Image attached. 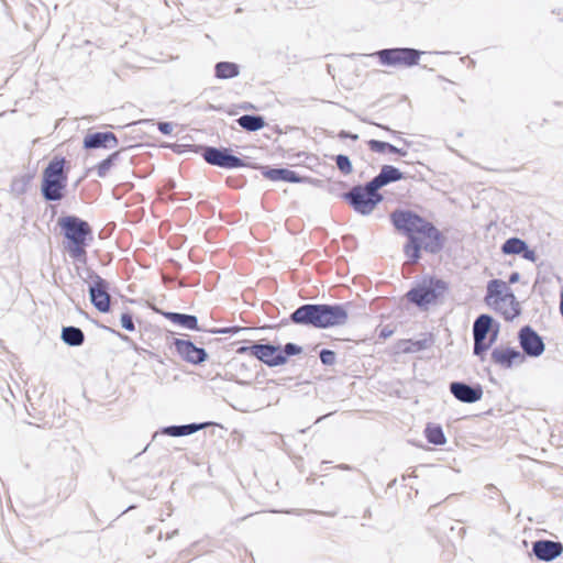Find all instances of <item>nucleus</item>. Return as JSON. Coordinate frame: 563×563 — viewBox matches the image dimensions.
Masks as SVG:
<instances>
[{
    "mask_svg": "<svg viewBox=\"0 0 563 563\" xmlns=\"http://www.w3.org/2000/svg\"><path fill=\"white\" fill-rule=\"evenodd\" d=\"M485 489L489 490V493H493V492H495L497 488H496L494 485H492V484H490V485H487V486L485 487Z\"/></svg>",
    "mask_w": 563,
    "mask_h": 563,
    "instance_id": "obj_58",
    "label": "nucleus"
},
{
    "mask_svg": "<svg viewBox=\"0 0 563 563\" xmlns=\"http://www.w3.org/2000/svg\"><path fill=\"white\" fill-rule=\"evenodd\" d=\"M507 286L506 282L498 278H493L487 283L485 302L496 311H501Z\"/></svg>",
    "mask_w": 563,
    "mask_h": 563,
    "instance_id": "obj_20",
    "label": "nucleus"
},
{
    "mask_svg": "<svg viewBox=\"0 0 563 563\" xmlns=\"http://www.w3.org/2000/svg\"><path fill=\"white\" fill-rule=\"evenodd\" d=\"M409 178V175L401 172L398 167L385 164L380 167L379 173L374 176L369 181L372 187H376L379 191L383 187Z\"/></svg>",
    "mask_w": 563,
    "mask_h": 563,
    "instance_id": "obj_19",
    "label": "nucleus"
},
{
    "mask_svg": "<svg viewBox=\"0 0 563 563\" xmlns=\"http://www.w3.org/2000/svg\"><path fill=\"white\" fill-rule=\"evenodd\" d=\"M349 303H322L321 329L340 327L349 319Z\"/></svg>",
    "mask_w": 563,
    "mask_h": 563,
    "instance_id": "obj_13",
    "label": "nucleus"
},
{
    "mask_svg": "<svg viewBox=\"0 0 563 563\" xmlns=\"http://www.w3.org/2000/svg\"><path fill=\"white\" fill-rule=\"evenodd\" d=\"M478 356V361L483 364V368L488 371V367L484 366L489 355V364L499 366L501 368H511L520 366L526 362L527 356L538 357L541 354H475Z\"/></svg>",
    "mask_w": 563,
    "mask_h": 563,
    "instance_id": "obj_16",
    "label": "nucleus"
},
{
    "mask_svg": "<svg viewBox=\"0 0 563 563\" xmlns=\"http://www.w3.org/2000/svg\"><path fill=\"white\" fill-rule=\"evenodd\" d=\"M284 183H290V184H301V183H309L313 185H318L321 183L319 179H314L308 176H301L299 173L284 168Z\"/></svg>",
    "mask_w": 563,
    "mask_h": 563,
    "instance_id": "obj_34",
    "label": "nucleus"
},
{
    "mask_svg": "<svg viewBox=\"0 0 563 563\" xmlns=\"http://www.w3.org/2000/svg\"><path fill=\"white\" fill-rule=\"evenodd\" d=\"M238 124L246 132H256L265 126V118L261 114H243L236 119Z\"/></svg>",
    "mask_w": 563,
    "mask_h": 563,
    "instance_id": "obj_26",
    "label": "nucleus"
},
{
    "mask_svg": "<svg viewBox=\"0 0 563 563\" xmlns=\"http://www.w3.org/2000/svg\"><path fill=\"white\" fill-rule=\"evenodd\" d=\"M523 260L536 263L538 260V255L533 249L530 247L528 242L526 241L523 247L521 249V254L519 255Z\"/></svg>",
    "mask_w": 563,
    "mask_h": 563,
    "instance_id": "obj_43",
    "label": "nucleus"
},
{
    "mask_svg": "<svg viewBox=\"0 0 563 563\" xmlns=\"http://www.w3.org/2000/svg\"><path fill=\"white\" fill-rule=\"evenodd\" d=\"M170 347H174L175 352H207L203 346H198L189 336L187 339L174 338Z\"/></svg>",
    "mask_w": 563,
    "mask_h": 563,
    "instance_id": "obj_32",
    "label": "nucleus"
},
{
    "mask_svg": "<svg viewBox=\"0 0 563 563\" xmlns=\"http://www.w3.org/2000/svg\"><path fill=\"white\" fill-rule=\"evenodd\" d=\"M346 342H350L349 340L343 339H333L331 341L330 346H322V344H317L313 349V352H335V350H344L345 352H349L353 349L352 345H345Z\"/></svg>",
    "mask_w": 563,
    "mask_h": 563,
    "instance_id": "obj_35",
    "label": "nucleus"
},
{
    "mask_svg": "<svg viewBox=\"0 0 563 563\" xmlns=\"http://www.w3.org/2000/svg\"><path fill=\"white\" fill-rule=\"evenodd\" d=\"M120 324L125 331L133 332L135 330L133 313L130 310L121 313Z\"/></svg>",
    "mask_w": 563,
    "mask_h": 563,
    "instance_id": "obj_40",
    "label": "nucleus"
},
{
    "mask_svg": "<svg viewBox=\"0 0 563 563\" xmlns=\"http://www.w3.org/2000/svg\"><path fill=\"white\" fill-rule=\"evenodd\" d=\"M70 162L54 155L42 170L41 196L45 202H58L66 196Z\"/></svg>",
    "mask_w": 563,
    "mask_h": 563,
    "instance_id": "obj_5",
    "label": "nucleus"
},
{
    "mask_svg": "<svg viewBox=\"0 0 563 563\" xmlns=\"http://www.w3.org/2000/svg\"><path fill=\"white\" fill-rule=\"evenodd\" d=\"M150 360L156 361L157 363L164 364V360L161 357V354H147Z\"/></svg>",
    "mask_w": 563,
    "mask_h": 563,
    "instance_id": "obj_56",
    "label": "nucleus"
},
{
    "mask_svg": "<svg viewBox=\"0 0 563 563\" xmlns=\"http://www.w3.org/2000/svg\"><path fill=\"white\" fill-rule=\"evenodd\" d=\"M251 168L260 169L261 174L273 181H282V167H272L268 165H261L258 163H250Z\"/></svg>",
    "mask_w": 563,
    "mask_h": 563,
    "instance_id": "obj_33",
    "label": "nucleus"
},
{
    "mask_svg": "<svg viewBox=\"0 0 563 563\" xmlns=\"http://www.w3.org/2000/svg\"><path fill=\"white\" fill-rule=\"evenodd\" d=\"M198 144H183V143H174V144H170L169 147L172 148V151L176 154H185L187 152H191V153H195L196 154V150H195V146H197Z\"/></svg>",
    "mask_w": 563,
    "mask_h": 563,
    "instance_id": "obj_42",
    "label": "nucleus"
},
{
    "mask_svg": "<svg viewBox=\"0 0 563 563\" xmlns=\"http://www.w3.org/2000/svg\"><path fill=\"white\" fill-rule=\"evenodd\" d=\"M518 341L521 352H544L545 343L542 335H540L530 324H525L518 331Z\"/></svg>",
    "mask_w": 563,
    "mask_h": 563,
    "instance_id": "obj_18",
    "label": "nucleus"
},
{
    "mask_svg": "<svg viewBox=\"0 0 563 563\" xmlns=\"http://www.w3.org/2000/svg\"><path fill=\"white\" fill-rule=\"evenodd\" d=\"M366 143H367L368 148L372 152H374V153H378V154H385V153L396 154V155H399V156H402V157L407 156V154H408L407 150L401 148V147H397L394 144H391L389 142H386V141L371 139Z\"/></svg>",
    "mask_w": 563,
    "mask_h": 563,
    "instance_id": "obj_25",
    "label": "nucleus"
},
{
    "mask_svg": "<svg viewBox=\"0 0 563 563\" xmlns=\"http://www.w3.org/2000/svg\"><path fill=\"white\" fill-rule=\"evenodd\" d=\"M25 10L27 13H30L31 15H34L35 11L37 10L36 7L31 3V2H26L25 4Z\"/></svg>",
    "mask_w": 563,
    "mask_h": 563,
    "instance_id": "obj_55",
    "label": "nucleus"
},
{
    "mask_svg": "<svg viewBox=\"0 0 563 563\" xmlns=\"http://www.w3.org/2000/svg\"><path fill=\"white\" fill-rule=\"evenodd\" d=\"M450 391L459 401L464 404H474L483 397L482 385L468 384L462 380L451 382Z\"/></svg>",
    "mask_w": 563,
    "mask_h": 563,
    "instance_id": "obj_14",
    "label": "nucleus"
},
{
    "mask_svg": "<svg viewBox=\"0 0 563 563\" xmlns=\"http://www.w3.org/2000/svg\"><path fill=\"white\" fill-rule=\"evenodd\" d=\"M57 225L63 235V247L70 258L80 264L87 263V247L93 241V231L88 221L76 214H64Z\"/></svg>",
    "mask_w": 563,
    "mask_h": 563,
    "instance_id": "obj_3",
    "label": "nucleus"
},
{
    "mask_svg": "<svg viewBox=\"0 0 563 563\" xmlns=\"http://www.w3.org/2000/svg\"><path fill=\"white\" fill-rule=\"evenodd\" d=\"M212 422H190L185 424H170L158 428L152 435V442L156 440L158 435H167L172 438L188 437L197 433L200 430L206 429Z\"/></svg>",
    "mask_w": 563,
    "mask_h": 563,
    "instance_id": "obj_15",
    "label": "nucleus"
},
{
    "mask_svg": "<svg viewBox=\"0 0 563 563\" xmlns=\"http://www.w3.org/2000/svg\"><path fill=\"white\" fill-rule=\"evenodd\" d=\"M339 467L341 470H350L351 468L350 465H347V464H341Z\"/></svg>",
    "mask_w": 563,
    "mask_h": 563,
    "instance_id": "obj_63",
    "label": "nucleus"
},
{
    "mask_svg": "<svg viewBox=\"0 0 563 563\" xmlns=\"http://www.w3.org/2000/svg\"><path fill=\"white\" fill-rule=\"evenodd\" d=\"M338 137L340 140H346V139H350L352 141H357L358 140V134L357 133H353L351 131H346V130H341L339 133H338Z\"/></svg>",
    "mask_w": 563,
    "mask_h": 563,
    "instance_id": "obj_46",
    "label": "nucleus"
},
{
    "mask_svg": "<svg viewBox=\"0 0 563 563\" xmlns=\"http://www.w3.org/2000/svg\"><path fill=\"white\" fill-rule=\"evenodd\" d=\"M119 145L118 136L111 131H89L82 139V148L113 150Z\"/></svg>",
    "mask_w": 563,
    "mask_h": 563,
    "instance_id": "obj_12",
    "label": "nucleus"
},
{
    "mask_svg": "<svg viewBox=\"0 0 563 563\" xmlns=\"http://www.w3.org/2000/svg\"><path fill=\"white\" fill-rule=\"evenodd\" d=\"M520 273L519 272H511L508 276V283L507 284H516L520 280Z\"/></svg>",
    "mask_w": 563,
    "mask_h": 563,
    "instance_id": "obj_51",
    "label": "nucleus"
},
{
    "mask_svg": "<svg viewBox=\"0 0 563 563\" xmlns=\"http://www.w3.org/2000/svg\"><path fill=\"white\" fill-rule=\"evenodd\" d=\"M323 365L330 366L335 363L336 354H319Z\"/></svg>",
    "mask_w": 563,
    "mask_h": 563,
    "instance_id": "obj_48",
    "label": "nucleus"
},
{
    "mask_svg": "<svg viewBox=\"0 0 563 563\" xmlns=\"http://www.w3.org/2000/svg\"><path fill=\"white\" fill-rule=\"evenodd\" d=\"M423 54L424 52L413 47H389L378 49L371 56L375 57L379 65L385 67L410 68L419 65Z\"/></svg>",
    "mask_w": 563,
    "mask_h": 563,
    "instance_id": "obj_9",
    "label": "nucleus"
},
{
    "mask_svg": "<svg viewBox=\"0 0 563 563\" xmlns=\"http://www.w3.org/2000/svg\"><path fill=\"white\" fill-rule=\"evenodd\" d=\"M294 354H284V365L288 362L289 357Z\"/></svg>",
    "mask_w": 563,
    "mask_h": 563,
    "instance_id": "obj_60",
    "label": "nucleus"
},
{
    "mask_svg": "<svg viewBox=\"0 0 563 563\" xmlns=\"http://www.w3.org/2000/svg\"><path fill=\"white\" fill-rule=\"evenodd\" d=\"M84 272L86 276L81 274L79 276L88 284L90 303L100 313H109L111 311L110 283L92 268L87 267Z\"/></svg>",
    "mask_w": 563,
    "mask_h": 563,
    "instance_id": "obj_7",
    "label": "nucleus"
},
{
    "mask_svg": "<svg viewBox=\"0 0 563 563\" xmlns=\"http://www.w3.org/2000/svg\"><path fill=\"white\" fill-rule=\"evenodd\" d=\"M490 352L497 353V352H519V351L515 346H510V345L503 346V345H499V346L494 347Z\"/></svg>",
    "mask_w": 563,
    "mask_h": 563,
    "instance_id": "obj_50",
    "label": "nucleus"
},
{
    "mask_svg": "<svg viewBox=\"0 0 563 563\" xmlns=\"http://www.w3.org/2000/svg\"><path fill=\"white\" fill-rule=\"evenodd\" d=\"M423 432L427 441L433 445L439 446L445 444L446 442L443 428L439 423H427Z\"/></svg>",
    "mask_w": 563,
    "mask_h": 563,
    "instance_id": "obj_29",
    "label": "nucleus"
},
{
    "mask_svg": "<svg viewBox=\"0 0 563 563\" xmlns=\"http://www.w3.org/2000/svg\"><path fill=\"white\" fill-rule=\"evenodd\" d=\"M363 122H366L368 124H373V125H376L385 131H387L388 133H390L393 136L399 139L400 141H402V143L407 146H409L411 144L410 141L406 140V139H401L400 137V132L399 131H396V130H393L391 128H389L388 125H385V124H380V123H376V122H373V121H369L367 119H362Z\"/></svg>",
    "mask_w": 563,
    "mask_h": 563,
    "instance_id": "obj_41",
    "label": "nucleus"
},
{
    "mask_svg": "<svg viewBox=\"0 0 563 563\" xmlns=\"http://www.w3.org/2000/svg\"><path fill=\"white\" fill-rule=\"evenodd\" d=\"M181 361L192 365H201L210 358V354H177Z\"/></svg>",
    "mask_w": 563,
    "mask_h": 563,
    "instance_id": "obj_39",
    "label": "nucleus"
},
{
    "mask_svg": "<svg viewBox=\"0 0 563 563\" xmlns=\"http://www.w3.org/2000/svg\"><path fill=\"white\" fill-rule=\"evenodd\" d=\"M389 221L395 231L407 239L402 252L410 264L420 262L422 251L437 255L446 245L448 238L444 233L412 209L396 208L389 213Z\"/></svg>",
    "mask_w": 563,
    "mask_h": 563,
    "instance_id": "obj_1",
    "label": "nucleus"
},
{
    "mask_svg": "<svg viewBox=\"0 0 563 563\" xmlns=\"http://www.w3.org/2000/svg\"><path fill=\"white\" fill-rule=\"evenodd\" d=\"M154 311L158 314H162L166 320H168L173 325L186 329V330H196L201 331L199 327L198 317L189 313H181L175 311H166L159 308H155Z\"/></svg>",
    "mask_w": 563,
    "mask_h": 563,
    "instance_id": "obj_21",
    "label": "nucleus"
},
{
    "mask_svg": "<svg viewBox=\"0 0 563 563\" xmlns=\"http://www.w3.org/2000/svg\"><path fill=\"white\" fill-rule=\"evenodd\" d=\"M302 157L308 158V154L306 152H294L292 148H284V159H287V162H284L286 165L296 166L300 165L302 162Z\"/></svg>",
    "mask_w": 563,
    "mask_h": 563,
    "instance_id": "obj_37",
    "label": "nucleus"
},
{
    "mask_svg": "<svg viewBox=\"0 0 563 563\" xmlns=\"http://www.w3.org/2000/svg\"><path fill=\"white\" fill-rule=\"evenodd\" d=\"M125 151V148H120L118 151L112 152L106 158L101 159L92 169L96 170L98 177L104 178L109 170L115 165V163L120 159L121 154Z\"/></svg>",
    "mask_w": 563,
    "mask_h": 563,
    "instance_id": "obj_28",
    "label": "nucleus"
},
{
    "mask_svg": "<svg viewBox=\"0 0 563 563\" xmlns=\"http://www.w3.org/2000/svg\"><path fill=\"white\" fill-rule=\"evenodd\" d=\"M284 352H302V347L296 343L288 342L284 344Z\"/></svg>",
    "mask_w": 563,
    "mask_h": 563,
    "instance_id": "obj_49",
    "label": "nucleus"
},
{
    "mask_svg": "<svg viewBox=\"0 0 563 563\" xmlns=\"http://www.w3.org/2000/svg\"><path fill=\"white\" fill-rule=\"evenodd\" d=\"M25 186H26V183H25V181H23V183H22V185H19V188H21V189H20V191H21V192H24V190H25Z\"/></svg>",
    "mask_w": 563,
    "mask_h": 563,
    "instance_id": "obj_62",
    "label": "nucleus"
},
{
    "mask_svg": "<svg viewBox=\"0 0 563 563\" xmlns=\"http://www.w3.org/2000/svg\"><path fill=\"white\" fill-rule=\"evenodd\" d=\"M255 356L261 363L275 367L282 365V354H249Z\"/></svg>",
    "mask_w": 563,
    "mask_h": 563,
    "instance_id": "obj_38",
    "label": "nucleus"
},
{
    "mask_svg": "<svg viewBox=\"0 0 563 563\" xmlns=\"http://www.w3.org/2000/svg\"><path fill=\"white\" fill-rule=\"evenodd\" d=\"M500 323L490 314H479L473 323V352H488L496 342Z\"/></svg>",
    "mask_w": 563,
    "mask_h": 563,
    "instance_id": "obj_10",
    "label": "nucleus"
},
{
    "mask_svg": "<svg viewBox=\"0 0 563 563\" xmlns=\"http://www.w3.org/2000/svg\"><path fill=\"white\" fill-rule=\"evenodd\" d=\"M150 445H151V443H147L146 446H144V449L140 453H137L135 456L137 457V456L142 455L145 451H147Z\"/></svg>",
    "mask_w": 563,
    "mask_h": 563,
    "instance_id": "obj_59",
    "label": "nucleus"
},
{
    "mask_svg": "<svg viewBox=\"0 0 563 563\" xmlns=\"http://www.w3.org/2000/svg\"><path fill=\"white\" fill-rule=\"evenodd\" d=\"M434 341L432 333H424L418 339L398 341L393 352H421L431 349Z\"/></svg>",
    "mask_w": 563,
    "mask_h": 563,
    "instance_id": "obj_22",
    "label": "nucleus"
},
{
    "mask_svg": "<svg viewBox=\"0 0 563 563\" xmlns=\"http://www.w3.org/2000/svg\"><path fill=\"white\" fill-rule=\"evenodd\" d=\"M356 213L366 217L369 216L378 205L384 201V195L376 187L371 186V181L357 184L349 191L339 195Z\"/></svg>",
    "mask_w": 563,
    "mask_h": 563,
    "instance_id": "obj_6",
    "label": "nucleus"
},
{
    "mask_svg": "<svg viewBox=\"0 0 563 563\" xmlns=\"http://www.w3.org/2000/svg\"><path fill=\"white\" fill-rule=\"evenodd\" d=\"M178 533H179V530L178 529H174L173 531H170V532H168L166 534V540L173 539L174 537L178 536Z\"/></svg>",
    "mask_w": 563,
    "mask_h": 563,
    "instance_id": "obj_57",
    "label": "nucleus"
},
{
    "mask_svg": "<svg viewBox=\"0 0 563 563\" xmlns=\"http://www.w3.org/2000/svg\"><path fill=\"white\" fill-rule=\"evenodd\" d=\"M102 328H103L104 330H107V331H109V332L113 333V334H117L120 339H122V340H124V341H129V340H130L128 335L122 334V333H120L119 331H117V330H114V329H111V328L106 327V325H102Z\"/></svg>",
    "mask_w": 563,
    "mask_h": 563,
    "instance_id": "obj_52",
    "label": "nucleus"
},
{
    "mask_svg": "<svg viewBox=\"0 0 563 563\" xmlns=\"http://www.w3.org/2000/svg\"><path fill=\"white\" fill-rule=\"evenodd\" d=\"M526 241L518 236L508 238L500 246L504 255H520Z\"/></svg>",
    "mask_w": 563,
    "mask_h": 563,
    "instance_id": "obj_31",
    "label": "nucleus"
},
{
    "mask_svg": "<svg viewBox=\"0 0 563 563\" xmlns=\"http://www.w3.org/2000/svg\"><path fill=\"white\" fill-rule=\"evenodd\" d=\"M288 130H289V131H291V132H294V133H296L299 137H303V132H302V130H301V129H299V128H294V126H287V128H285V129H284V135H285V134H287Z\"/></svg>",
    "mask_w": 563,
    "mask_h": 563,
    "instance_id": "obj_53",
    "label": "nucleus"
},
{
    "mask_svg": "<svg viewBox=\"0 0 563 563\" xmlns=\"http://www.w3.org/2000/svg\"><path fill=\"white\" fill-rule=\"evenodd\" d=\"M258 398L262 401H267V405L278 404L282 398V389L275 382H269L261 389Z\"/></svg>",
    "mask_w": 563,
    "mask_h": 563,
    "instance_id": "obj_30",
    "label": "nucleus"
},
{
    "mask_svg": "<svg viewBox=\"0 0 563 563\" xmlns=\"http://www.w3.org/2000/svg\"><path fill=\"white\" fill-rule=\"evenodd\" d=\"M225 183L231 188H242L246 181L243 177L230 176L227 178Z\"/></svg>",
    "mask_w": 563,
    "mask_h": 563,
    "instance_id": "obj_45",
    "label": "nucleus"
},
{
    "mask_svg": "<svg viewBox=\"0 0 563 563\" xmlns=\"http://www.w3.org/2000/svg\"><path fill=\"white\" fill-rule=\"evenodd\" d=\"M196 154H199L207 164L223 169H236L250 166V163L234 154L231 147L197 145Z\"/></svg>",
    "mask_w": 563,
    "mask_h": 563,
    "instance_id": "obj_8",
    "label": "nucleus"
},
{
    "mask_svg": "<svg viewBox=\"0 0 563 563\" xmlns=\"http://www.w3.org/2000/svg\"><path fill=\"white\" fill-rule=\"evenodd\" d=\"M450 292V284L435 274H422L406 292L408 302L419 310L427 311L432 306L442 305Z\"/></svg>",
    "mask_w": 563,
    "mask_h": 563,
    "instance_id": "obj_4",
    "label": "nucleus"
},
{
    "mask_svg": "<svg viewBox=\"0 0 563 563\" xmlns=\"http://www.w3.org/2000/svg\"><path fill=\"white\" fill-rule=\"evenodd\" d=\"M322 303H305L290 313L287 322L308 328L321 329Z\"/></svg>",
    "mask_w": 563,
    "mask_h": 563,
    "instance_id": "obj_11",
    "label": "nucleus"
},
{
    "mask_svg": "<svg viewBox=\"0 0 563 563\" xmlns=\"http://www.w3.org/2000/svg\"><path fill=\"white\" fill-rule=\"evenodd\" d=\"M241 73V67L234 62H218L214 65V77L217 79L227 80L238 77Z\"/></svg>",
    "mask_w": 563,
    "mask_h": 563,
    "instance_id": "obj_24",
    "label": "nucleus"
},
{
    "mask_svg": "<svg viewBox=\"0 0 563 563\" xmlns=\"http://www.w3.org/2000/svg\"><path fill=\"white\" fill-rule=\"evenodd\" d=\"M254 329L242 328L239 325L214 328L207 334L195 336L194 342L198 346L210 343H217V349L224 352H282V343L275 338L253 339Z\"/></svg>",
    "mask_w": 563,
    "mask_h": 563,
    "instance_id": "obj_2",
    "label": "nucleus"
},
{
    "mask_svg": "<svg viewBox=\"0 0 563 563\" xmlns=\"http://www.w3.org/2000/svg\"><path fill=\"white\" fill-rule=\"evenodd\" d=\"M174 123L170 121H159L157 123L158 131L164 135H170L174 130Z\"/></svg>",
    "mask_w": 563,
    "mask_h": 563,
    "instance_id": "obj_44",
    "label": "nucleus"
},
{
    "mask_svg": "<svg viewBox=\"0 0 563 563\" xmlns=\"http://www.w3.org/2000/svg\"><path fill=\"white\" fill-rule=\"evenodd\" d=\"M331 159L335 162L338 169L343 175H350L353 172V164L351 158L345 154H338L331 156Z\"/></svg>",
    "mask_w": 563,
    "mask_h": 563,
    "instance_id": "obj_36",
    "label": "nucleus"
},
{
    "mask_svg": "<svg viewBox=\"0 0 563 563\" xmlns=\"http://www.w3.org/2000/svg\"><path fill=\"white\" fill-rule=\"evenodd\" d=\"M60 339L66 345L77 347L85 342V333L78 327L64 325L62 328Z\"/></svg>",
    "mask_w": 563,
    "mask_h": 563,
    "instance_id": "obj_23",
    "label": "nucleus"
},
{
    "mask_svg": "<svg viewBox=\"0 0 563 563\" xmlns=\"http://www.w3.org/2000/svg\"><path fill=\"white\" fill-rule=\"evenodd\" d=\"M507 294L504 295V303L506 301L510 302V309H505L501 312L504 319L506 321H512L515 318L519 317L522 312L519 301L517 300L515 292L512 289L507 286Z\"/></svg>",
    "mask_w": 563,
    "mask_h": 563,
    "instance_id": "obj_27",
    "label": "nucleus"
},
{
    "mask_svg": "<svg viewBox=\"0 0 563 563\" xmlns=\"http://www.w3.org/2000/svg\"><path fill=\"white\" fill-rule=\"evenodd\" d=\"M25 186H26V183H25V181H23V183H22V185H19V188H21V189H20V191H21V192H24V190H25Z\"/></svg>",
    "mask_w": 563,
    "mask_h": 563,
    "instance_id": "obj_61",
    "label": "nucleus"
},
{
    "mask_svg": "<svg viewBox=\"0 0 563 563\" xmlns=\"http://www.w3.org/2000/svg\"><path fill=\"white\" fill-rule=\"evenodd\" d=\"M345 186H346V183H344V181L329 183L328 190H329V192L335 194L339 196L340 195L339 189L342 187H345Z\"/></svg>",
    "mask_w": 563,
    "mask_h": 563,
    "instance_id": "obj_47",
    "label": "nucleus"
},
{
    "mask_svg": "<svg viewBox=\"0 0 563 563\" xmlns=\"http://www.w3.org/2000/svg\"><path fill=\"white\" fill-rule=\"evenodd\" d=\"M563 553V544L560 541L540 539L532 542L531 555L539 561L551 562Z\"/></svg>",
    "mask_w": 563,
    "mask_h": 563,
    "instance_id": "obj_17",
    "label": "nucleus"
},
{
    "mask_svg": "<svg viewBox=\"0 0 563 563\" xmlns=\"http://www.w3.org/2000/svg\"><path fill=\"white\" fill-rule=\"evenodd\" d=\"M208 109H209V110H219V108H218V107H216V106H213V104H211V103H209V104H208Z\"/></svg>",
    "mask_w": 563,
    "mask_h": 563,
    "instance_id": "obj_64",
    "label": "nucleus"
},
{
    "mask_svg": "<svg viewBox=\"0 0 563 563\" xmlns=\"http://www.w3.org/2000/svg\"><path fill=\"white\" fill-rule=\"evenodd\" d=\"M393 332H394L393 330H389L387 328H383L379 331L378 338L379 339H387V338H389L393 334Z\"/></svg>",
    "mask_w": 563,
    "mask_h": 563,
    "instance_id": "obj_54",
    "label": "nucleus"
}]
</instances>
